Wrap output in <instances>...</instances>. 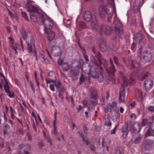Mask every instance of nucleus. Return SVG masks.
I'll use <instances>...</instances> for the list:
<instances>
[{
    "label": "nucleus",
    "instance_id": "49530a36",
    "mask_svg": "<svg viewBox=\"0 0 154 154\" xmlns=\"http://www.w3.org/2000/svg\"><path fill=\"white\" fill-rule=\"evenodd\" d=\"M54 75V73L52 71H50L48 73V75L50 77H51Z\"/></svg>",
    "mask_w": 154,
    "mask_h": 154
},
{
    "label": "nucleus",
    "instance_id": "39448f33",
    "mask_svg": "<svg viewBox=\"0 0 154 154\" xmlns=\"http://www.w3.org/2000/svg\"><path fill=\"white\" fill-rule=\"evenodd\" d=\"M98 66L96 64L92 66L90 68L89 74H90L93 78H95L98 77V71L97 67Z\"/></svg>",
    "mask_w": 154,
    "mask_h": 154
},
{
    "label": "nucleus",
    "instance_id": "f8f14e48",
    "mask_svg": "<svg viewBox=\"0 0 154 154\" xmlns=\"http://www.w3.org/2000/svg\"><path fill=\"white\" fill-rule=\"evenodd\" d=\"M153 84V81L150 79H148L144 82V85L146 90L148 91L152 87Z\"/></svg>",
    "mask_w": 154,
    "mask_h": 154
},
{
    "label": "nucleus",
    "instance_id": "052dcab7",
    "mask_svg": "<svg viewBox=\"0 0 154 154\" xmlns=\"http://www.w3.org/2000/svg\"><path fill=\"white\" fill-rule=\"evenodd\" d=\"M85 117L86 118H88L89 117L88 116V114L87 112L86 111L85 112Z\"/></svg>",
    "mask_w": 154,
    "mask_h": 154
},
{
    "label": "nucleus",
    "instance_id": "f257e3e1",
    "mask_svg": "<svg viewBox=\"0 0 154 154\" xmlns=\"http://www.w3.org/2000/svg\"><path fill=\"white\" fill-rule=\"evenodd\" d=\"M34 3L32 1H29L26 5L27 10L30 13V17L33 18V17H35L40 25L44 24V31L45 33H48L47 30L52 28L54 25V22L45 14L38 13V7L36 5H35Z\"/></svg>",
    "mask_w": 154,
    "mask_h": 154
},
{
    "label": "nucleus",
    "instance_id": "4c0bfd02",
    "mask_svg": "<svg viewBox=\"0 0 154 154\" xmlns=\"http://www.w3.org/2000/svg\"><path fill=\"white\" fill-rule=\"evenodd\" d=\"M55 84L57 89L60 88V86L61 85V83H60V82L57 81L56 82V83Z\"/></svg>",
    "mask_w": 154,
    "mask_h": 154
},
{
    "label": "nucleus",
    "instance_id": "f3484780",
    "mask_svg": "<svg viewBox=\"0 0 154 154\" xmlns=\"http://www.w3.org/2000/svg\"><path fill=\"white\" fill-rule=\"evenodd\" d=\"M61 67L63 71H67L69 69H70L72 67L71 65L67 62H65L63 64Z\"/></svg>",
    "mask_w": 154,
    "mask_h": 154
},
{
    "label": "nucleus",
    "instance_id": "393cba45",
    "mask_svg": "<svg viewBox=\"0 0 154 154\" xmlns=\"http://www.w3.org/2000/svg\"><path fill=\"white\" fill-rule=\"evenodd\" d=\"M10 126L8 124H6L4 126V134H7L10 131Z\"/></svg>",
    "mask_w": 154,
    "mask_h": 154
},
{
    "label": "nucleus",
    "instance_id": "de8ad7c7",
    "mask_svg": "<svg viewBox=\"0 0 154 154\" xmlns=\"http://www.w3.org/2000/svg\"><path fill=\"white\" fill-rule=\"evenodd\" d=\"M52 133L53 134L55 135H57V131L56 130V128H54V130L52 132Z\"/></svg>",
    "mask_w": 154,
    "mask_h": 154
},
{
    "label": "nucleus",
    "instance_id": "e433bc0d",
    "mask_svg": "<svg viewBox=\"0 0 154 154\" xmlns=\"http://www.w3.org/2000/svg\"><path fill=\"white\" fill-rule=\"evenodd\" d=\"M58 90L59 91V92H62V93H64L65 91V88L63 87H60V88L58 89Z\"/></svg>",
    "mask_w": 154,
    "mask_h": 154
},
{
    "label": "nucleus",
    "instance_id": "603ef678",
    "mask_svg": "<svg viewBox=\"0 0 154 154\" xmlns=\"http://www.w3.org/2000/svg\"><path fill=\"white\" fill-rule=\"evenodd\" d=\"M82 106L81 105H79V107L77 108V110L78 112H79L82 109Z\"/></svg>",
    "mask_w": 154,
    "mask_h": 154
},
{
    "label": "nucleus",
    "instance_id": "f704fd0d",
    "mask_svg": "<svg viewBox=\"0 0 154 154\" xmlns=\"http://www.w3.org/2000/svg\"><path fill=\"white\" fill-rule=\"evenodd\" d=\"M99 63L100 64H102V63L104 62V65L105 66H107V63L106 60H99Z\"/></svg>",
    "mask_w": 154,
    "mask_h": 154
},
{
    "label": "nucleus",
    "instance_id": "7c9ffc66",
    "mask_svg": "<svg viewBox=\"0 0 154 154\" xmlns=\"http://www.w3.org/2000/svg\"><path fill=\"white\" fill-rule=\"evenodd\" d=\"M43 134L44 136L46 139H47L48 140V141L50 142V145H51L52 143H51V141L52 139L50 138L48 136H46V134L44 132V131H43Z\"/></svg>",
    "mask_w": 154,
    "mask_h": 154
},
{
    "label": "nucleus",
    "instance_id": "ddd939ff",
    "mask_svg": "<svg viewBox=\"0 0 154 154\" xmlns=\"http://www.w3.org/2000/svg\"><path fill=\"white\" fill-rule=\"evenodd\" d=\"M141 60L143 63L149 62L152 60L151 55L146 52L144 53V56L141 57Z\"/></svg>",
    "mask_w": 154,
    "mask_h": 154
},
{
    "label": "nucleus",
    "instance_id": "8fccbe9b",
    "mask_svg": "<svg viewBox=\"0 0 154 154\" xmlns=\"http://www.w3.org/2000/svg\"><path fill=\"white\" fill-rule=\"evenodd\" d=\"M6 29L7 32H8V33H9L11 31V27L9 26H7Z\"/></svg>",
    "mask_w": 154,
    "mask_h": 154
},
{
    "label": "nucleus",
    "instance_id": "2eb2a0df",
    "mask_svg": "<svg viewBox=\"0 0 154 154\" xmlns=\"http://www.w3.org/2000/svg\"><path fill=\"white\" fill-rule=\"evenodd\" d=\"M142 6L140 0H135L133 4V10L135 12L139 11L140 8Z\"/></svg>",
    "mask_w": 154,
    "mask_h": 154
},
{
    "label": "nucleus",
    "instance_id": "bb28decb",
    "mask_svg": "<svg viewBox=\"0 0 154 154\" xmlns=\"http://www.w3.org/2000/svg\"><path fill=\"white\" fill-rule=\"evenodd\" d=\"M20 32L24 39L25 40L27 38V34L24 29H22L20 31Z\"/></svg>",
    "mask_w": 154,
    "mask_h": 154
},
{
    "label": "nucleus",
    "instance_id": "0e129e2a",
    "mask_svg": "<svg viewBox=\"0 0 154 154\" xmlns=\"http://www.w3.org/2000/svg\"><path fill=\"white\" fill-rule=\"evenodd\" d=\"M33 56H34L35 57V60L37 61H38V57H37V52L36 53V54H34V55Z\"/></svg>",
    "mask_w": 154,
    "mask_h": 154
},
{
    "label": "nucleus",
    "instance_id": "2f4dec72",
    "mask_svg": "<svg viewBox=\"0 0 154 154\" xmlns=\"http://www.w3.org/2000/svg\"><path fill=\"white\" fill-rule=\"evenodd\" d=\"M148 123V122L147 120L146 119H143L142 123H141V126L142 127H143L144 126L147 125V123Z\"/></svg>",
    "mask_w": 154,
    "mask_h": 154
},
{
    "label": "nucleus",
    "instance_id": "412c9836",
    "mask_svg": "<svg viewBox=\"0 0 154 154\" xmlns=\"http://www.w3.org/2000/svg\"><path fill=\"white\" fill-rule=\"evenodd\" d=\"M55 36V33L54 32L50 31L48 34L47 39L48 41H52Z\"/></svg>",
    "mask_w": 154,
    "mask_h": 154
},
{
    "label": "nucleus",
    "instance_id": "4be33fe9",
    "mask_svg": "<svg viewBox=\"0 0 154 154\" xmlns=\"http://www.w3.org/2000/svg\"><path fill=\"white\" fill-rule=\"evenodd\" d=\"M153 141L151 140H146L145 141V147L148 148L152 146L153 143Z\"/></svg>",
    "mask_w": 154,
    "mask_h": 154
},
{
    "label": "nucleus",
    "instance_id": "0eeeda50",
    "mask_svg": "<svg viewBox=\"0 0 154 154\" xmlns=\"http://www.w3.org/2000/svg\"><path fill=\"white\" fill-rule=\"evenodd\" d=\"M112 30V28L110 26L105 25L102 26L100 31L103 32L106 35H108L111 33Z\"/></svg>",
    "mask_w": 154,
    "mask_h": 154
},
{
    "label": "nucleus",
    "instance_id": "72a5a7b5",
    "mask_svg": "<svg viewBox=\"0 0 154 154\" xmlns=\"http://www.w3.org/2000/svg\"><path fill=\"white\" fill-rule=\"evenodd\" d=\"M63 93L59 92L58 97L59 98H60L62 100H64V97L63 95Z\"/></svg>",
    "mask_w": 154,
    "mask_h": 154
},
{
    "label": "nucleus",
    "instance_id": "6ab92c4d",
    "mask_svg": "<svg viewBox=\"0 0 154 154\" xmlns=\"http://www.w3.org/2000/svg\"><path fill=\"white\" fill-rule=\"evenodd\" d=\"M38 57L43 62L46 64L49 63V61L48 59L45 57V56L42 54H40Z\"/></svg>",
    "mask_w": 154,
    "mask_h": 154
},
{
    "label": "nucleus",
    "instance_id": "69168bd1",
    "mask_svg": "<svg viewBox=\"0 0 154 154\" xmlns=\"http://www.w3.org/2000/svg\"><path fill=\"white\" fill-rule=\"evenodd\" d=\"M124 110V109L122 107H121L120 108V112L121 113H123Z\"/></svg>",
    "mask_w": 154,
    "mask_h": 154
},
{
    "label": "nucleus",
    "instance_id": "b1692460",
    "mask_svg": "<svg viewBox=\"0 0 154 154\" xmlns=\"http://www.w3.org/2000/svg\"><path fill=\"white\" fill-rule=\"evenodd\" d=\"M9 39L10 42L11 44V47L12 48V49H14L15 50L16 52L15 54H17V49L14 46V39L12 37H9Z\"/></svg>",
    "mask_w": 154,
    "mask_h": 154
},
{
    "label": "nucleus",
    "instance_id": "4468645a",
    "mask_svg": "<svg viewBox=\"0 0 154 154\" xmlns=\"http://www.w3.org/2000/svg\"><path fill=\"white\" fill-rule=\"evenodd\" d=\"M140 124L138 122H135L133 126L132 125V132L135 133H138L141 130Z\"/></svg>",
    "mask_w": 154,
    "mask_h": 154
},
{
    "label": "nucleus",
    "instance_id": "774afa93",
    "mask_svg": "<svg viewBox=\"0 0 154 154\" xmlns=\"http://www.w3.org/2000/svg\"><path fill=\"white\" fill-rule=\"evenodd\" d=\"M136 111H137V112L138 113V115H140V109H138V108H137V109H136Z\"/></svg>",
    "mask_w": 154,
    "mask_h": 154
},
{
    "label": "nucleus",
    "instance_id": "5fc2aeb1",
    "mask_svg": "<svg viewBox=\"0 0 154 154\" xmlns=\"http://www.w3.org/2000/svg\"><path fill=\"white\" fill-rule=\"evenodd\" d=\"M90 147L91 148V149L93 151H94L95 150V148L94 146L93 145H91L90 146Z\"/></svg>",
    "mask_w": 154,
    "mask_h": 154
},
{
    "label": "nucleus",
    "instance_id": "4d7b16f0",
    "mask_svg": "<svg viewBox=\"0 0 154 154\" xmlns=\"http://www.w3.org/2000/svg\"><path fill=\"white\" fill-rule=\"evenodd\" d=\"M33 129L35 130H36V126L35 124V123L34 122H33Z\"/></svg>",
    "mask_w": 154,
    "mask_h": 154
},
{
    "label": "nucleus",
    "instance_id": "c9c22d12",
    "mask_svg": "<svg viewBox=\"0 0 154 154\" xmlns=\"http://www.w3.org/2000/svg\"><path fill=\"white\" fill-rule=\"evenodd\" d=\"M118 125H116L113 129L111 131V134H115L116 131V129L117 127H118Z\"/></svg>",
    "mask_w": 154,
    "mask_h": 154
},
{
    "label": "nucleus",
    "instance_id": "cd10ccee",
    "mask_svg": "<svg viewBox=\"0 0 154 154\" xmlns=\"http://www.w3.org/2000/svg\"><path fill=\"white\" fill-rule=\"evenodd\" d=\"M5 84L4 85V87L5 92L7 93L10 91L9 88V86H8L7 82L5 81Z\"/></svg>",
    "mask_w": 154,
    "mask_h": 154
},
{
    "label": "nucleus",
    "instance_id": "9b49d317",
    "mask_svg": "<svg viewBox=\"0 0 154 154\" xmlns=\"http://www.w3.org/2000/svg\"><path fill=\"white\" fill-rule=\"evenodd\" d=\"M116 107L117 104L115 102H113L111 104L108 105L106 107L104 108V111L105 113L108 112H111L112 109L114 110H116Z\"/></svg>",
    "mask_w": 154,
    "mask_h": 154
},
{
    "label": "nucleus",
    "instance_id": "dca6fc26",
    "mask_svg": "<svg viewBox=\"0 0 154 154\" xmlns=\"http://www.w3.org/2000/svg\"><path fill=\"white\" fill-rule=\"evenodd\" d=\"M122 79H123L124 85L126 86L128 85V83L133 84L134 82V79L132 77H130L129 79L128 80L126 77L125 76H123L122 77Z\"/></svg>",
    "mask_w": 154,
    "mask_h": 154
},
{
    "label": "nucleus",
    "instance_id": "37998d69",
    "mask_svg": "<svg viewBox=\"0 0 154 154\" xmlns=\"http://www.w3.org/2000/svg\"><path fill=\"white\" fill-rule=\"evenodd\" d=\"M49 87L51 91H55V88L54 87V86L53 85H50Z\"/></svg>",
    "mask_w": 154,
    "mask_h": 154
},
{
    "label": "nucleus",
    "instance_id": "bf43d9fd",
    "mask_svg": "<svg viewBox=\"0 0 154 154\" xmlns=\"http://www.w3.org/2000/svg\"><path fill=\"white\" fill-rule=\"evenodd\" d=\"M45 81L46 82V83L47 85V86H48V83H51V80H48L47 79H45Z\"/></svg>",
    "mask_w": 154,
    "mask_h": 154
},
{
    "label": "nucleus",
    "instance_id": "5701e85b",
    "mask_svg": "<svg viewBox=\"0 0 154 154\" xmlns=\"http://www.w3.org/2000/svg\"><path fill=\"white\" fill-rule=\"evenodd\" d=\"M110 63L111 66L110 67L109 69H106V70L108 72L113 73L115 71V69L114 65L111 60H110Z\"/></svg>",
    "mask_w": 154,
    "mask_h": 154
},
{
    "label": "nucleus",
    "instance_id": "9d476101",
    "mask_svg": "<svg viewBox=\"0 0 154 154\" xmlns=\"http://www.w3.org/2000/svg\"><path fill=\"white\" fill-rule=\"evenodd\" d=\"M27 45L28 47V51L29 55L32 56L34 54H36V51L35 49V45L33 44L30 45L29 42H26Z\"/></svg>",
    "mask_w": 154,
    "mask_h": 154
},
{
    "label": "nucleus",
    "instance_id": "1a4fd4ad",
    "mask_svg": "<svg viewBox=\"0 0 154 154\" xmlns=\"http://www.w3.org/2000/svg\"><path fill=\"white\" fill-rule=\"evenodd\" d=\"M51 52L54 56L57 57L61 54V50L60 47L57 46H54L51 48Z\"/></svg>",
    "mask_w": 154,
    "mask_h": 154
},
{
    "label": "nucleus",
    "instance_id": "a18cd8bd",
    "mask_svg": "<svg viewBox=\"0 0 154 154\" xmlns=\"http://www.w3.org/2000/svg\"><path fill=\"white\" fill-rule=\"evenodd\" d=\"M105 125L108 126L109 127H110L111 126V123L110 122H105Z\"/></svg>",
    "mask_w": 154,
    "mask_h": 154
},
{
    "label": "nucleus",
    "instance_id": "c03bdc74",
    "mask_svg": "<svg viewBox=\"0 0 154 154\" xmlns=\"http://www.w3.org/2000/svg\"><path fill=\"white\" fill-rule=\"evenodd\" d=\"M149 110L152 112H154V106H150L149 107Z\"/></svg>",
    "mask_w": 154,
    "mask_h": 154
},
{
    "label": "nucleus",
    "instance_id": "aec40b11",
    "mask_svg": "<svg viewBox=\"0 0 154 154\" xmlns=\"http://www.w3.org/2000/svg\"><path fill=\"white\" fill-rule=\"evenodd\" d=\"M79 69L78 67L74 69H71L70 72L71 75L73 76H75L78 75L79 74Z\"/></svg>",
    "mask_w": 154,
    "mask_h": 154
},
{
    "label": "nucleus",
    "instance_id": "7ed1b4c3",
    "mask_svg": "<svg viewBox=\"0 0 154 154\" xmlns=\"http://www.w3.org/2000/svg\"><path fill=\"white\" fill-rule=\"evenodd\" d=\"M83 20L87 22H91V27L96 31L99 28L98 21L95 16L90 12L86 11L83 16Z\"/></svg>",
    "mask_w": 154,
    "mask_h": 154
},
{
    "label": "nucleus",
    "instance_id": "338daca9",
    "mask_svg": "<svg viewBox=\"0 0 154 154\" xmlns=\"http://www.w3.org/2000/svg\"><path fill=\"white\" fill-rule=\"evenodd\" d=\"M139 95L140 96V100H141L142 99V94L141 91H139Z\"/></svg>",
    "mask_w": 154,
    "mask_h": 154
},
{
    "label": "nucleus",
    "instance_id": "423d86ee",
    "mask_svg": "<svg viewBox=\"0 0 154 154\" xmlns=\"http://www.w3.org/2000/svg\"><path fill=\"white\" fill-rule=\"evenodd\" d=\"M132 125H128L127 126H123L122 130V136L124 138H125L127 136L129 131H131L132 132Z\"/></svg>",
    "mask_w": 154,
    "mask_h": 154
},
{
    "label": "nucleus",
    "instance_id": "f03ea898",
    "mask_svg": "<svg viewBox=\"0 0 154 154\" xmlns=\"http://www.w3.org/2000/svg\"><path fill=\"white\" fill-rule=\"evenodd\" d=\"M116 11V8L113 0H107L106 5H101L99 8V14L100 17H107L108 21H111L113 13Z\"/></svg>",
    "mask_w": 154,
    "mask_h": 154
},
{
    "label": "nucleus",
    "instance_id": "3c124183",
    "mask_svg": "<svg viewBox=\"0 0 154 154\" xmlns=\"http://www.w3.org/2000/svg\"><path fill=\"white\" fill-rule=\"evenodd\" d=\"M54 120L53 123H54V128L55 129L56 128V125L57 123L56 122V119H54Z\"/></svg>",
    "mask_w": 154,
    "mask_h": 154
},
{
    "label": "nucleus",
    "instance_id": "864d4df0",
    "mask_svg": "<svg viewBox=\"0 0 154 154\" xmlns=\"http://www.w3.org/2000/svg\"><path fill=\"white\" fill-rule=\"evenodd\" d=\"M130 106L132 107H134L135 105V102L133 101L130 104Z\"/></svg>",
    "mask_w": 154,
    "mask_h": 154
},
{
    "label": "nucleus",
    "instance_id": "a211bd4d",
    "mask_svg": "<svg viewBox=\"0 0 154 154\" xmlns=\"http://www.w3.org/2000/svg\"><path fill=\"white\" fill-rule=\"evenodd\" d=\"M131 64V66L130 67L131 69H133L134 72H137L136 70L137 69V68L139 67V64L134 60L132 61Z\"/></svg>",
    "mask_w": 154,
    "mask_h": 154
},
{
    "label": "nucleus",
    "instance_id": "13d9d810",
    "mask_svg": "<svg viewBox=\"0 0 154 154\" xmlns=\"http://www.w3.org/2000/svg\"><path fill=\"white\" fill-rule=\"evenodd\" d=\"M31 115H32V117H34L35 119V121L36 122V117L35 116V114H34V113H33V112H32V114H31Z\"/></svg>",
    "mask_w": 154,
    "mask_h": 154
},
{
    "label": "nucleus",
    "instance_id": "ea45409f",
    "mask_svg": "<svg viewBox=\"0 0 154 154\" xmlns=\"http://www.w3.org/2000/svg\"><path fill=\"white\" fill-rule=\"evenodd\" d=\"M58 64L60 66H62L63 63V61L62 59H60L58 60Z\"/></svg>",
    "mask_w": 154,
    "mask_h": 154
},
{
    "label": "nucleus",
    "instance_id": "a19ab883",
    "mask_svg": "<svg viewBox=\"0 0 154 154\" xmlns=\"http://www.w3.org/2000/svg\"><path fill=\"white\" fill-rule=\"evenodd\" d=\"M8 96L11 98H12L14 96V93L13 92L11 93L10 91L7 92Z\"/></svg>",
    "mask_w": 154,
    "mask_h": 154
},
{
    "label": "nucleus",
    "instance_id": "e2e57ef3",
    "mask_svg": "<svg viewBox=\"0 0 154 154\" xmlns=\"http://www.w3.org/2000/svg\"><path fill=\"white\" fill-rule=\"evenodd\" d=\"M23 145L22 144H20L19 145L18 147L19 149H21L23 147Z\"/></svg>",
    "mask_w": 154,
    "mask_h": 154
},
{
    "label": "nucleus",
    "instance_id": "473e14b6",
    "mask_svg": "<svg viewBox=\"0 0 154 154\" xmlns=\"http://www.w3.org/2000/svg\"><path fill=\"white\" fill-rule=\"evenodd\" d=\"M21 14L22 17L25 19L26 20L28 21L29 20L28 19V18L25 12H22Z\"/></svg>",
    "mask_w": 154,
    "mask_h": 154
},
{
    "label": "nucleus",
    "instance_id": "c85d7f7f",
    "mask_svg": "<svg viewBox=\"0 0 154 154\" xmlns=\"http://www.w3.org/2000/svg\"><path fill=\"white\" fill-rule=\"evenodd\" d=\"M142 137V136L140 134L139 136L137 137L134 140V142L135 144H137L139 143L141 138Z\"/></svg>",
    "mask_w": 154,
    "mask_h": 154
},
{
    "label": "nucleus",
    "instance_id": "a878e982",
    "mask_svg": "<svg viewBox=\"0 0 154 154\" xmlns=\"http://www.w3.org/2000/svg\"><path fill=\"white\" fill-rule=\"evenodd\" d=\"M83 130H84V134L83 133H82L81 134V136L82 137L83 140H85V135H86L87 134V133H88V131L87 130V127L85 126L84 127Z\"/></svg>",
    "mask_w": 154,
    "mask_h": 154
},
{
    "label": "nucleus",
    "instance_id": "09e8293b",
    "mask_svg": "<svg viewBox=\"0 0 154 154\" xmlns=\"http://www.w3.org/2000/svg\"><path fill=\"white\" fill-rule=\"evenodd\" d=\"M114 60L115 63L117 65H118V61L117 58L116 57H114Z\"/></svg>",
    "mask_w": 154,
    "mask_h": 154
},
{
    "label": "nucleus",
    "instance_id": "680f3d73",
    "mask_svg": "<svg viewBox=\"0 0 154 154\" xmlns=\"http://www.w3.org/2000/svg\"><path fill=\"white\" fill-rule=\"evenodd\" d=\"M39 147L41 148L43 146V143L42 142H40L38 144Z\"/></svg>",
    "mask_w": 154,
    "mask_h": 154
},
{
    "label": "nucleus",
    "instance_id": "20e7f679",
    "mask_svg": "<svg viewBox=\"0 0 154 154\" xmlns=\"http://www.w3.org/2000/svg\"><path fill=\"white\" fill-rule=\"evenodd\" d=\"M116 16V13L115 12ZM113 23L115 26V31L117 35L119 37H121V35L123 33L122 24L120 21L116 16L114 17Z\"/></svg>",
    "mask_w": 154,
    "mask_h": 154
},
{
    "label": "nucleus",
    "instance_id": "6e6d98bb",
    "mask_svg": "<svg viewBox=\"0 0 154 154\" xmlns=\"http://www.w3.org/2000/svg\"><path fill=\"white\" fill-rule=\"evenodd\" d=\"M83 104L84 105V106L85 107L87 106V102L85 100H84L82 101Z\"/></svg>",
    "mask_w": 154,
    "mask_h": 154
},
{
    "label": "nucleus",
    "instance_id": "79ce46f5",
    "mask_svg": "<svg viewBox=\"0 0 154 154\" xmlns=\"http://www.w3.org/2000/svg\"><path fill=\"white\" fill-rule=\"evenodd\" d=\"M1 71L0 72V77L2 78H3L4 79V80H5V81H6V78L5 77V76H4L3 73H2V70H0Z\"/></svg>",
    "mask_w": 154,
    "mask_h": 154
},
{
    "label": "nucleus",
    "instance_id": "58836bf2",
    "mask_svg": "<svg viewBox=\"0 0 154 154\" xmlns=\"http://www.w3.org/2000/svg\"><path fill=\"white\" fill-rule=\"evenodd\" d=\"M130 118L131 119H136V117L134 113H132L130 115Z\"/></svg>",
    "mask_w": 154,
    "mask_h": 154
},
{
    "label": "nucleus",
    "instance_id": "6e6552de",
    "mask_svg": "<svg viewBox=\"0 0 154 154\" xmlns=\"http://www.w3.org/2000/svg\"><path fill=\"white\" fill-rule=\"evenodd\" d=\"M125 91L124 85H122L121 88L119 97V101L120 103H124L125 102Z\"/></svg>",
    "mask_w": 154,
    "mask_h": 154
},
{
    "label": "nucleus",
    "instance_id": "c756f323",
    "mask_svg": "<svg viewBox=\"0 0 154 154\" xmlns=\"http://www.w3.org/2000/svg\"><path fill=\"white\" fill-rule=\"evenodd\" d=\"M148 75V73L146 72L143 75H142V77H140L139 76L138 79L139 80L142 81Z\"/></svg>",
    "mask_w": 154,
    "mask_h": 154
}]
</instances>
